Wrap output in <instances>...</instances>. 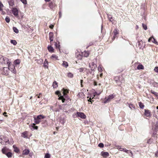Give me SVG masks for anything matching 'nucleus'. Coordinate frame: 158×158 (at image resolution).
Instances as JSON below:
<instances>
[{
  "label": "nucleus",
  "mask_w": 158,
  "mask_h": 158,
  "mask_svg": "<svg viewBox=\"0 0 158 158\" xmlns=\"http://www.w3.org/2000/svg\"><path fill=\"white\" fill-rule=\"evenodd\" d=\"M0 62L2 64H6L7 65L10 63H11L8 59L1 55H0Z\"/></svg>",
  "instance_id": "obj_1"
},
{
  "label": "nucleus",
  "mask_w": 158,
  "mask_h": 158,
  "mask_svg": "<svg viewBox=\"0 0 158 158\" xmlns=\"http://www.w3.org/2000/svg\"><path fill=\"white\" fill-rule=\"evenodd\" d=\"M8 68L9 70L11 71L12 73H16V71L15 69V67L14 64H13L11 63H10L8 65Z\"/></svg>",
  "instance_id": "obj_2"
},
{
  "label": "nucleus",
  "mask_w": 158,
  "mask_h": 158,
  "mask_svg": "<svg viewBox=\"0 0 158 158\" xmlns=\"http://www.w3.org/2000/svg\"><path fill=\"white\" fill-rule=\"evenodd\" d=\"M114 97V96L113 94L110 95L107 98H105V101L104 102V103H107L110 102Z\"/></svg>",
  "instance_id": "obj_3"
},
{
  "label": "nucleus",
  "mask_w": 158,
  "mask_h": 158,
  "mask_svg": "<svg viewBox=\"0 0 158 158\" xmlns=\"http://www.w3.org/2000/svg\"><path fill=\"white\" fill-rule=\"evenodd\" d=\"M12 13L16 17L18 16L19 11L18 9L16 8H13L12 9Z\"/></svg>",
  "instance_id": "obj_4"
},
{
  "label": "nucleus",
  "mask_w": 158,
  "mask_h": 158,
  "mask_svg": "<svg viewBox=\"0 0 158 158\" xmlns=\"http://www.w3.org/2000/svg\"><path fill=\"white\" fill-rule=\"evenodd\" d=\"M9 70L8 68L4 67L3 72H2V74L4 75H8L9 73Z\"/></svg>",
  "instance_id": "obj_5"
},
{
  "label": "nucleus",
  "mask_w": 158,
  "mask_h": 158,
  "mask_svg": "<svg viewBox=\"0 0 158 158\" xmlns=\"http://www.w3.org/2000/svg\"><path fill=\"white\" fill-rule=\"evenodd\" d=\"M77 114L79 117L85 119L86 118V115L83 113L77 112Z\"/></svg>",
  "instance_id": "obj_6"
},
{
  "label": "nucleus",
  "mask_w": 158,
  "mask_h": 158,
  "mask_svg": "<svg viewBox=\"0 0 158 158\" xmlns=\"http://www.w3.org/2000/svg\"><path fill=\"white\" fill-rule=\"evenodd\" d=\"M89 67L91 68V69L92 71H94V69L97 67V65L95 64L93 62L91 64H89Z\"/></svg>",
  "instance_id": "obj_7"
},
{
  "label": "nucleus",
  "mask_w": 158,
  "mask_h": 158,
  "mask_svg": "<svg viewBox=\"0 0 158 158\" xmlns=\"http://www.w3.org/2000/svg\"><path fill=\"white\" fill-rule=\"evenodd\" d=\"M35 123H33L29 125L30 128L31 130H34L35 129L37 130L38 128V127L37 126H35Z\"/></svg>",
  "instance_id": "obj_8"
},
{
  "label": "nucleus",
  "mask_w": 158,
  "mask_h": 158,
  "mask_svg": "<svg viewBox=\"0 0 158 158\" xmlns=\"http://www.w3.org/2000/svg\"><path fill=\"white\" fill-rule=\"evenodd\" d=\"M144 114L146 117H149L151 116V112L150 110H145Z\"/></svg>",
  "instance_id": "obj_9"
},
{
  "label": "nucleus",
  "mask_w": 158,
  "mask_h": 158,
  "mask_svg": "<svg viewBox=\"0 0 158 158\" xmlns=\"http://www.w3.org/2000/svg\"><path fill=\"white\" fill-rule=\"evenodd\" d=\"M49 39L50 40V42L53 41V34L52 32H50L49 34Z\"/></svg>",
  "instance_id": "obj_10"
},
{
  "label": "nucleus",
  "mask_w": 158,
  "mask_h": 158,
  "mask_svg": "<svg viewBox=\"0 0 158 158\" xmlns=\"http://www.w3.org/2000/svg\"><path fill=\"white\" fill-rule=\"evenodd\" d=\"M101 155L104 157H106L109 155V153L107 152H102Z\"/></svg>",
  "instance_id": "obj_11"
},
{
  "label": "nucleus",
  "mask_w": 158,
  "mask_h": 158,
  "mask_svg": "<svg viewBox=\"0 0 158 158\" xmlns=\"http://www.w3.org/2000/svg\"><path fill=\"white\" fill-rule=\"evenodd\" d=\"M66 76L67 77L69 78H72L73 77V74L71 72H68L67 73Z\"/></svg>",
  "instance_id": "obj_12"
},
{
  "label": "nucleus",
  "mask_w": 158,
  "mask_h": 158,
  "mask_svg": "<svg viewBox=\"0 0 158 158\" xmlns=\"http://www.w3.org/2000/svg\"><path fill=\"white\" fill-rule=\"evenodd\" d=\"M151 41L152 42L154 43H156L157 42L156 41L155 39L153 37H151L148 40V41L149 42H150Z\"/></svg>",
  "instance_id": "obj_13"
},
{
  "label": "nucleus",
  "mask_w": 158,
  "mask_h": 158,
  "mask_svg": "<svg viewBox=\"0 0 158 158\" xmlns=\"http://www.w3.org/2000/svg\"><path fill=\"white\" fill-rule=\"evenodd\" d=\"M13 147L14 148V152L16 153H18L19 152V149L18 148L16 147L15 145H13Z\"/></svg>",
  "instance_id": "obj_14"
},
{
  "label": "nucleus",
  "mask_w": 158,
  "mask_h": 158,
  "mask_svg": "<svg viewBox=\"0 0 158 158\" xmlns=\"http://www.w3.org/2000/svg\"><path fill=\"white\" fill-rule=\"evenodd\" d=\"M2 152L3 153L5 154L6 153H7L8 152V148L6 147H4L2 149Z\"/></svg>",
  "instance_id": "obj_15"
},
{
  "label": "nucleus",
  "mask_w": 158,
  "mask_h": 158,
  "mask_svg": "<svg viewBox=\"0 0 158 158\" xmlns=\"http://www.w3.org/2000/svg\"><path fill=\"white\" fill-rule=\"evenodd\" d=\"M113 38L114 39H115V38L116 37V35L118 34V32L117 30L115 29L113 31Z\"/></svg>",
  "instance_id": "obj_16"
},
{
  "label": "nucleus",
  "mask_w": 158,
  "mask_h": 158,
  "mask_svg": "<svg viewBox=\"0 0 158 158\" xmlns=\"http://www.w3.org/2000/svg\"><path fill=\"white\" fill-rule=\"evenodd\" d=\"M45 118V117L42 115H40L37 116V118L39 119V120L42 119H44Z\"/></svg>",
  "instance_id": "obj_17"
},
{
  "label": "nucleus",
  "mask_w": 158,
  "mask_h": 158,
  "mask_svg": "<svg viewBox=\"0 0 158 158\" xmlns=\"http://www.w3.org/2000/svg\"><path fill=\"white\" fill-rule=\"evenodd\" d=\"M21 136L24 138H27V132H24L22 133Z\"/></svg>",
  "instance_id": "obj_18"
},
{
  "label": "nucleus",
  "mask_w": 158,
  "mask_h": 158,
  "mask_svg": "<svg viewBox=\"0 0 158 158\" xmlns=\"http://www.w3.org/2000/svg\"><path fill=\"white\" fill-rule=\"evenodd\" d=\"M20 60H19V59H17V60H15L14 61V64L15 66H16L17 65L19 64H20Z\"/></svg>",
  "instance_id": "obj_19"
},
{
  "label": "nucleus",
  "mask_w": 158,
  "mask_h": 158,
  "mask_svg": "<svg viewBox=\"0 0 158 158\" xmlns=\"http://www.w3.org/2000/svg\"><path fill=\"white\" fill-rule=\"evenodd\" d=\"M62 65L65 68H67L68 66V64L67 62L63 61L62 64Z\"/></svg>",
  "instance_id": "obj_20"
},
{
  "label": "nucleus",
  "mask_w": 158,
  "mask_h": 158,
  "mask_svg": "<svg viewBox=\"0 0 158 158\" xmlns=\"http://www.w3.org/2000/svg\"><path fill=\"white\" fill-rule=\"evenodd\" d=\"M29 152V151L28 149H25L23 152V154L24 155H28Z\"/></svg>",
  "instance_id": "obj_21"
},
{
  "label": "nucleus",
  "mask_w": 158,
  "mask_h": 158,
  "mask_svg": "<svg viewBox=\"0 0 158 158\" xmlns=\"http://www.w3.org/2000/svg\"><path fill=\"white\" fill-rule=\"evenodd\" d=\"M83 55L84 56L87 57L89 55V52L88 51H85L83 53Z\"/></svg>",
  "instance_id": "obj_22"
},
{
  "label": "nucleus",
  "mask_w": 158,
  "mask_h": 158,
  "mask_svg": "<svg viewBox=\"0 0 158 158\" xmlns=\"http://www.w3.org/2000/svg\"><path fill=\"white\" fill-rule=\"evenodd\" d=\"M48 61L47 59H45L44 63V66L45 67H46L48 68Z\"/></svg>",
  "instance_id": "obj_23"
},
{
  "label": "nucleus",
  "mask_w": 158,
  "mask_h": 158,
  "mask_svg": "<svg viewBox=\"0 0 158 158\" xmlns=\"http://www.w3.org/2000/svg\"><path fill=\"white\" fill-rule=\"evenodd\" d=\"M48 49L49 51L50 52H53L54 49L51 46H48Z\"/></svg>",
  "instance_id": "obj_24"
},
{
  "label": "nucleus",
  "mask_w": 158,
  "mask_h": 158,
  "mask_svg": "<svg viewBox=\"0 0 158 158\" xmlns=\"http://www.w3.org/2000/svg\"><path fill=\"white\" fill-rule=\"evenodd\" d=\"M144 67L142 64H139L137 67V69L138 70L143 69Z\"/></svg>",
  "instance_id": "obj_25"
},
{
  "label": "nucleus",
  "mask_w": 158,
  "mask_h": 158,
  "mask_svg": "<svg viewBox=\"0 0 158 158\" xmlns=\"http://www.w3.org/2000/svg\"><path fill=\"white\" fill-rule=\"evenodd\" d=\"M52 86L54 88H56L58 86V83H57L56 81H55L53 82V84H52Z\"/></svg>",
  "instance_id": "obj_26"
},
{
  "label": "nucleus",
  "mask_w": 158,
  "mask_h": 158,
  "mask_svg": "<svg viewBox=\"0 0 158 158\" xmlns=\"http://www.w3.org/2000/svg\"><path fill=\"white\" fill-rule=\"evenodd\" d=\"M62 90L63 91V93L64 95H66L67 93H69V91L67 89H63Z\"/></svg>",
  "instance_id": "obj_27"
},
{
  "label": "nucleus",
  "mask_w": 158,
  "mask_h": 158,
  "mask_svg": "<svg viewBox=\"0 0 158 158\" xmlns=\"http://www.w3.org/2000/svg\"><path fill=\"white\" fill-rule=\"evenodd\" d=\"M51 58L52 59H55V60H58V57L56 55H53L51 56Z\"/></svg>",
  "instance_id": "obj_28"
},
{
  "label": "nucleus",
  "mask_w": 158,
  "mask_h": 158,
  "mask_svg": "<svg viewBox=\"0 0 158 158\" xmlns=\"http://www.w3.org/2000/svg\"><path fill=\"white\" fill-rule=\"evenodd\" d=\"M35 122L36 124H38L40 123V121L39 119H38L37 118H34Z\"/></svg>",
  "instance_id": "obj_29"
},
{
  "label": "nucleus",
  "mask_w": 158,
  "mask_h": 158,
  "mask_svg": "<svg viewBox=\"0 0 158 158\" xmlns=\"http://www.w3.org/2000/svg\"><path fill=\"white\" fill-rule=\"evenodd\" d=\"M6 156L9 158H10L12 156V153L10 152H8L5 154Z\"/></svg>",
  "instance_id": "obj_30"
},
{
  "label": "nucleus",
  "mask_w": 158,
  "mask_h": 158,
  "mask_svg": "<svg viewBox=\"0 0 158 158\" xmlns=\"http://www.w3.org/2000/svg\"><path fill=\"white\" fill-rule=\"evenodd\" d=\"M154 134H156L157 132L158 131V127L157 125L156 124L155 125V127L154 128Z\"/></svg>",
  "instance_id": "obj_31"
},
{
  "label": "nucleus",
  "mask_w": 158,
  "mask_h": 158,
  "mask_svg": "<svg viewBox=\"0 0 158 158\" xmlns=\"http://www.w3.org/2000/svg\"><path fill=\"white\" fill-rule=\"evenodd\" d=\"M10 43L14 45H16L17 44L16 41L14 40H10Z\"/></svg>",
  "instance_id": "obj_32"
},
{
  "label": "nucleus",
  "mask_w": 158,
  "mask_h": 158,
  "mask_svg": "<svg viewBox=\"0 0 158 158\" xmlns=\"http://www.w3.org/2000/svg\"><path fill=\"white\" fill-rule=\"evenodd\" d=\"M13 29L14 31L16 33H18L19 32L18 30L16 27H13Z\"/></svg>",
  "instance_id": "obj_33"
},
{
  "label": "nucleus",
  "mask_w": 158,
  "mask_h": 158,
  "mask_svg": "<svg viewBox=\"0 0 158 158\" xmlns=\"http://www.w3.org/2000/svg\"><path fill=\"white\" fill-rule=\"evenodd\" d=\"M51 157L49 153H47L46 154L44 158H50Z\"/></svg>",
  "instance_id": "obj_34"
},
{
  "label": "nucleus",
  "mask_w": 158,
  "mask_h": 158,
  "mask_svg": "<svg viewBox=\"0 0 158 158\" xmlns=\"http://www.w3.org/2000/svg\"><path fill=\"white\" fill-rule=\"evenodd\" d=\"M49 6L51 9H52L53 8L54 6L53 3L52 2H51L49 3Z\"/></svg>",
  "instance_id": "obj_35"
},
{
  "label": "nucleus",
  "mask_w": 158,
  "mask_h": 158,
  "mask_svg": "<svg viewBox=\"0 0 158 158\" xmlns=\"http://www.w3.org/2000/svg\"><path fill=\"white\" fill-rule=\"evenodd\" d=\"M3 7V5L2 3L0 1V11L2 10V8Z\"/></svg>",
  "instance_id": "obj_36"
},
{
  "label": "nucleus",
  "mask_w": 158,
  "mask_h": 158,
  "mask_svg": "<svg viewBox=\"0 0 158 158\" xmlns=\"http://www.w3.org/2000/svg\"><path fill=\"white\" fill-rule=\"evenodd\" d=\"M139 105L140 107L141 108H143L144 107V105L141 102H139Z\"/></svg>",
  "instance_id": "obj_37"
},
{
  "label": "nucleus",
  "mask_w": 158,
  "mask_h": 158,
  "mask_svg": "<svg viewBox=\"0 0 158 158\" xmlns=\"http://www.w3.org/2000/svg\"><path fill=\"white\" fill-rule=\"evenodd\" d=\"M108 19H109L110 21L111 22H112L113 20L112 17L110 15H108Z\"/></svg>",
  "instance_id": "obj_38"
},
{
  "label": "nucleus",
  "mask_w": 158,
  "mask_h": 158,
  "mask_svg": "<svg viewBox=\"0 0 158 158\" xmlns=\"http://www.w3.org/2000/svg\"><path fill=\"white\" fill-rule=\"evenodd\" d=\"M5 20L6 22L8 23L10 21V19L8 17H6V18Z\"/></svg>",
  "instance_id": "obj_39"
},
{
  "label": "nucleus",
  "mask_w": 158,
  "mask_h": 158,
  "mask_svg": "<svg viewBox=\"0 0 158 158\" xmlns=\"http://www.w3.org/2000/svg\"><path fill=\"white\" fill-rule=\"evenodd\" d=\"M142 26H143V28L145 30H146L147 29V25H145V24H144L143 23Z\"/></svg>",
  "instance_id": "obj_40"
},
{
  "label": "nucleus",
  "mask_w": 158,
  "mask_h": 158,
  "mask_svg": "<svg viewBox=\"0 0 158 158\" xmlns=\"http://www.w3.org/2000/svg\"><path fill=\"white\" fill-rule=\"evenodd\" d=\"M151 92L153 94H154L155 96H157V93L155 91H154L153 90H152L151 91Z\"/></svg>",
  "instance_id": "obj_41"
},
{
  "label": "nucleus",
  "mask_w": 158,
  "mask_h": 158,
  "mask_svg": "<svg viewBox=\"0 0 158 158\" xmlns=\"http://www.w3.org/2000/svg\"><path fill=\"white\" fill-rule=\"evenodd\" d=\"M101 93V92H100L98 93L97 92H95L94 93V97H95V96L96 95H99Z\"/></svg>",
  "instance_id": "obj_42"
},
{
  "label": "nucleus",
  "mask_w": 158,
  "mask_h": 158,
  "mask_svg": "<svg viewBox=\"0 0 158 158\" xmlns=\"http://www.w3.org/2000/svg\"><path fill=\"white\" fill-rule=\"evenodd\" d=\"M98 70L100 72H101L102 71V69L101 66H99L98 67Z\"/></svg>",
  "instance_id": "obj_43"
},
{
  "label": "nucleus",
  "mask_w": 158,
  "mask_h": 158,
  "mask_svg": "<svg viewBox=\"0 0 158 158\" xmlns=\"http://www.w3.org/2000/svg\"><path fill=\"white\" fill-rule=\"evenodd\" d=\"M98 146L100 148H103L104 147V145L102 143H100L98 144Z\"/></svg>",
  "instance_id": "obj_44"
},
{
  "label": "nucleus",
  "mask_w": 158,
  "mask_h": 158,
  "mask_svg": "<svg viewBox=\"0 0 158 158\" xmlns=\"http://www.w3.org/2000/svg\"><path fill=\"white\" fill-rule=\"evenodd\" d=\"M21 2L24 4H27L26 0H20Z\"/></svg>",
  "instance_id": "obj_45"
},
{
  "label": "nucleus",
  "mask_w": 158,
  "mask_h": 158,
  "mask_svg": "<svg viewBox=\"0 0 158 158\" xmlns=\"http://www.w3.org/2000/svg\"><path fill=\"white\" fill-rule=\"evenodd\" d=\"M124 152L126 153H128V152H130L131 153V151H130V150H127L126 149H124Z\"/></svg>",
  "instance_id": "obj_46"
},
{
  "label": "nucleus",
  "mask_w": 158,
  "mask_h": 158,
  "mask_svg": "<svg viewBox=\"0 0 158 158\" xmlns=\"http://www.w3.org/2000/svg\"><path fill=\"white\" fill-rule=\"evenodd\" d=\"M154 70L157 73L158 72V67H156L154 69Z\"/></svg>",
  "instance_id": "obj_47"
},
{
  "label": "nucleus",
  "mask_w": 158,
  "mask_h": 158,
  "mask_svg": "<svg viewBox=\"0 0 158 158\" xmlns=\"http://www.w3.org/2000/svg\"><path fill=\"white\" fill-rule=\"evenodd\" d=\"M93 98H94V97H93L92 98H91V97H90V98H89V99L88 100V101L89 102H91V103H92V101L93 102V101H93V100L92 101V100H91V99H92V98L93 99Z\"/></svg>",
  "instance_id": "obj_48"
},
{
  "label": "nucleus",
  "mask_w": 158,
  "mask_h": 158,
  "mask_svg": "<svg viewBox=\"0 0 158 158\" xmlns=\"http://www.w3.org/2000/svg\"><path fill=\"white\" fill-rule=\"evenodd\" d=\"M152 141V139H149L147 141V143H151Z\"/></svg>",
  "instance_id": "obj_49"
},
{
  "label": "nucleus",
  "mask_w": 158,
  "mask_h": 158,
  "mask_svg": "<svg viewBox=\"0 0 158 158\" xmlns=\"http://www.w3.org/2000/svg\"><path fill=\"white\" fill-rule=\"evenodd\" d=\"M84 68H81L79 69V72H82L84 70Z\"/></svg>",
  "instance_id": "obj_50"
},
{
  "label": "nucleus",
  "mask_w": 158,
  "mask_h": 158,
  "mask_svg": "<svg viewBox=\"0 0 158 158\" xmlns=\"http://www.w3.org/2000/svg\"><path fill=\"white\" fill-rule=\"evenodd\" d=\"M54 27V26L53 25L51 24L49 26V27L51 29H52Z\"/></svg>",
  "instance_id": "obj_51"
},
{
  "label": "nucleus",
  "mask_w": 158,
  "mask_h": 158,
  "mask_svg": "<svg viewBox=\"0 0 158 158\" xmlns=\"http://www.w3.org/2000/svg\"><path fill=\"white\" fill-rule=\"evenodd\" d=\"M55 94L56 95H59L60 94V92L59 91H56V92Z\"/></svg>",
  "instance_id": "obj_52"
},
{
  "label": "nucleus",
  "mask_w": 158,
  "mask_h": 158,
  "mask_svg": "<svg viewBox=\"0 0 158 158\" xmlns=\"http://www.w3.org/2000/svg\"><path fill=\"white\" fill-rule=\"evenodd\" d=\"M63 98H64V97H63V96H60L59 98V99L62 100V99H63Z\"/></svg>",
  "instance_id": "obj_53"
},
{
  "label": "nucleus",
  "mask_w": 158,
  "mask_h": 158,
  "mask_svg": "<svg viewBox=\"0 0 158 158\" xmlns=\"http://www.w3.org/2000/svg\"><path fill=\"white\" fill-rule=\"evenodd\" d=\"M118 78V77H115L114 78V80H115L116 81H118V80H117V79Z\"/></svg>",
  "instance_id": "obj_54"
},
{
  "label": "nucleus",
  "mask_w": 158,
  "mask_h": 158,
  "mask_svg": "<svg viewBox=\"0 0 158 158\" xmlns=\"http://www.w3.org/2000/svg\"><path fill=\"white\" fill-rule=\"evenodd\" d=\"M121 147L119 146H117V148L119 150H120V149H121Z\"/></svg>",
  "instance_id": "obj_55"
},
{
  "label": "nucleus",
  "mask_w": 158,
  "mask_h": 158,
  "mask_svg": "<svg viewBox=\"0 0 158 158\" xmlns=\"http://www.w3.org/2000/svg\"><path fill=\"white\" fill-rule=\"evenodd\" d=\"M124 148H121V149H120L119 150H120V151H124Z\"/></svg>",
  "instance_id": "obj_56"
},
{
  "label": "nucleus",
  "mask_w": 158,
  "mask_h": 158,
  "mask_svg": "<svg viewBox=\"0 0 158 158\" xmlns=\"http://www.w3.org/2000/svg\"><path fill=\"white\" fill-rule=\"evenodd\" d=\"M6 114V112H4L3 113V115H4L6 117L7 116V115H6L5 114Z\"/></svg>",
  "instance_id": "obj_57"
},
{
  "label": "nucleus",
  "mask_w": 158,
  "mask_h": 158,
  "mask_svg": "<svg viewBox=\"0 0 158 158\" xmlns=\"http://www.w3.org/2000/svg\"><path fill=\"white\" fill-rule=\"evenodd\" d=\"M55 46L56 48H57V43H55Z\"/></svg>",
  "instance_id": "obj_58"
},
{
  "label": "nucleus",
  "mask_w": 158,
  "mask_h": 158,
  "mask_svg": "<svg viewBox=\"0 0 158 158\" xmlns=\"http://www.w3.org/2000/svg\"><path fill=\"white\" fill-rule=\"evenodd\" d=\"M65 100V99L64 98H63V99H62V102H64Z\"/></svg>",
  "instance_id": "obj_59"
},
{
  "label": "nucleus",
  "mask_w": 158,
  "mask_h": 158,
  "mask_svg": "<svg viewBox=\"0 0 158 158\" xmlns=\"http://www.w3.org/2000/svg\"><path fill=\"white\" fill-rule=\"evenodd\" d=\"M83 80H81V86L82 87V82H83Z\"/></svg>",
  "instance_id": "obj_60"
},
{
  "label": "nucleus",
  "mask_w": 158,
  "mask_h": 158,
  "mask_svg": "<svg viewBox=\"0 0 158 158\" xmlns=\"http://www.w3.org/2000/svg\"><path fill=\"white\" fill-rule=\"evenodd\" d=\"M94 85H97V82L95 81H94Z\"/></svg>",
  "instance_id": "obj_61"
},
{
  "label": "nucleus",
  "mask_w": 158,
  "mask_h": 158,
  "mask_svg": "<svg viewBox=\"0 0 158 158\" xmlns=\"http://www.w3.org/2000/svg\"><path fill=\"white\" fill-rule=\"evenodd\" d=\"M6 143L9 142V140L8 139H5Z\"/></svg>",
  "instance_id": "obj_62"
},
{
  "label": "nucleus",
  "mask_w": 158,
  "mask_h": 158,
  "mask_svg": "<svg viewBox=\"0 0 158 158\" xmlns=\"http://www.w3.org/2000/svg\"><path fill=\"white\" fill-rule=\"evenodd\" d=\"M131 106L132 107V105L131 104H130L129 105V107L130 108H131Z\"/></svg>",
  "instance_id": "obj_63"
},
{
  "label": "nucleus",
  "mask_w": 158,
  "mask_h": 158,
  "mask_svg": "<svg viewBox=\"0 0 158 158\" xmlns=\"http://www.w3.org/2000/svg\"><path fill=\"white\" fill-rule=\"evenodd\" d=\"M61 14L60 13V14H59V17H61Z\"/></svg>",
  "instance_id": "obj_64"
}]
</instances>
